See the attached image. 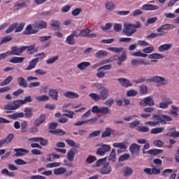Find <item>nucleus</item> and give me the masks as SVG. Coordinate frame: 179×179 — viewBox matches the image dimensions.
I'll use <instances>...</instances> for the list:
<instances>
[{
  "label": "nucleus",
  "mask_w": 179,
  "mask_h": 179,
  "mask_svg": "<svg viewBox=\"0 0 179 179\" xmlns=\"http://www.w3.org/2000/svg\"><path fill=\"white\" fill-rule=\"evenodd\" d=\"M152 120L155 122H145V125H149L150 127H157V125H159V122H161V124H166L167 121H171L170 116L156 114L152 115Z\"/></svg>",
  "instance_id": "1"
},
{
  "label": "nucleus",
  "mask_w": 179,
  "mask_h": 179,
  "mask_svg": "<svg viewBox=\"0 0 179 179\" xmlns=\"http://www.w3.org/2000/svg\"><path fill=\"white\" fill-rule=\"evenodd\" d=\"M150 82L154 83H157V85H159V86H166V85L169 84V80L164 77L155 76L150 79Z\"/></svg>",
  "instance_id": "2"
},
{
  "label": "nucleus",
  "mask_w": 179,
  "mask_h": 179,
  "mask_svg": "<svg viewBox=\"0 0 179 179\" xmlns=\"http://www.w3.org/2000/svg\"><path fill=\"white\" fill-rule=\"evenodd\" d=\"M136 31V29L134 28L132 24L124 23L122 32L127 36V37H131L134 33Z\"/></svg>",
  "instance_id": "3"
},
{
  "label": "nucleus",
  "mask_w": 179,
  "mask_h": 179,
  "mask_svg": "<svg viewBox=\"0 0 179 179\" xmlns=\"http://www.w3.org/2000/svg\"><path fill=\"white\" fill-rule=\"evenodd\" d=\"M139 104L141 107H153L155 106V100L152 96L145 97L143 100L139 102Z\"/></svg>",
  "instance_id": "4"
},
{
  "label": "nucleus",
  "mask_w": 179,
  "mask_h": 179,
  "mask_svg": "<svg viewBox=\"0 0 179 179\" xmlns=\"http://www.w3.org/2000/svg\"><path fill=\"white\" fill-rule=\"evenodd\" d=\"M11 51H8L9 55H18L20 56L23 54V51L26 50L25 47L13 46L10 48Z\"/></svg>",
  "instance_id": "5"
},
{
  "label": "nucleus",
  "mask_w": 179,
  "mask_h": 179,
  "mask_svg": "<svg viewBox=\"0 0 179 179\" xmlns=\"http://www.w3.org/2000/svg\"><path fill=\"white\" fill-rule=\"evenodd\" d=\"M99 146H101L99 148L96 150V155L99 156H104L107 152H110L111 150V148L108 145H99Z\"/></svg>",
  "instance_id": "6"
},
{
  "label": "nucleus",
  "mask_w": 179,
  "mask_h": 179,
  "mask_svg": "<svg viewBox=\"0 0 179 179\" xmlns=\"http://www.w3.org/2000/svg\"><path fill=\"white\" fill-rule=\"evenodd\" d=\"M162 102L159 103V108H162L163 110H166V108H169V106L173 104V99L169 97H164L162 99Z\"/></svg>",
  "instance_id": "7"
},
{
  "label": "nucleus",
  "mask_w": 179,
  "mask_h": 179,
  "mask_svg": "<svg viewBox=\"0 0 179 179\" xmlns=\"http://www.w3.org/2000/svg\"><path fill=\"white\" fill-rule=\"evenodd\" d=\"M113 148H117V153L118 155L124 153L127 150V145L125 143H114L113 144Z\"/></svg>",
  "instance_id": "8"
},
{
  "label": "nucleus",
  "mask_w": 179,
  "mask_h": 179,
  "mask_svg": "<svg viewBox=\"0 0 179 179\" xmlns=\"http://www.w3.org/2000/svg\"><path fill=\"white\" fill-rule=\"evenodd\" d=\"M133 66H139V65H149V62H145L143 59H134L131 61Z\"/></svg>",
  "instance_id": "9"
},
{
  "label": "nucleus",
  "mask_w": 179,
  "mask_h": 179,
  "mask_svg": "<svg viewBox=\"0 0 179 179\" xmlns=\"http://www.w3.org/2000/svg\"><path fill=\"white\" fill-rule=\"evenodd\" d=\"M112 170H113V169L111 168L110 164H108V163H106V164H103L102 166V167L101 168L100 173H101V174H110V173H111Z\"/></svg>",
  "instance_id": "10"
},
{
  "label": "nucleus",
  "mask_w": 179,
  "mask_h": 179,
  "mask_svg": "<svg viewBox=\"0 0 179 179\" xmlns=\"http://www.w3.org/2000/svg\"><path fill=\"white\" fill-rule=\"evenodd\" d=\"M36 27V24H29L27 26L25 30L24 31V34H36L37 31L34 30L33 28Z\"/></svg>",
  "instance_id": "11"
},
{
  "label": "nucleus",
  "mask_w": 179,
  "mask_h": 179,
  "mask_svg": "<svg viewBox=\"0 0 179 179\" xmlns=\"http://www.w3.org/2000/svg\"><path fill=\"white\" fill-rule=\"evenodd\" d=\"M117 82H119V83H120L121 86L123 87H131V86H132L131 81L127 78H118Z\"/></svg>",
  "instance_id": "12"
},
{
  "label": "nucleus",
  "mask_w": 179,
  "mask_h": 179,
  "mask_svg": "<svg viewBox=\"0 0 179 179\" xmlns=\"http://www.w3.org/2000/svg\"><path fill=\"white\" fill-rule=\"evenodd\" d=\"M149 59L151 60V62H157V59H163V55L160 53H152L148 55Z\"/></svg>",
  "instance_id": "13"
},
{
  "label": "nucleus",
  "mask_w": 179,
  "mask_h": 179,
  "mask_svg": "<svg viewBox=\"0 0 179 179\" xmlns=\"http://www.w3.org/2000/svg\"><path fill=\"white\" fill-rule=\"evenodd\" d=\"M90 65H92L90 62H82L77 65V68L79 71H86Z\"/></svg>",
  "instance_id": "14"
},
{
  "label": "nucleus",
  "mask_w": 179,
  "mask_h": 179,
  "mask_svg": "<svg viewBox=\"0 0 179 179\" xmlns=\"http://www.w3.org/2000/svg\"><path fill=\"white\" fill-rule=\"evenodd\" d=\"M171 48H173V43L163 44L159 46L158 51L159 52H164V51H169V50H171Z\"/></svg>",
  "instance_id": "15"
},
{
  "label": "nucleus",
  "mask_w": 179,
  "mask_h": 179,
  "mask_svg": "<svg viewBox=\"0 0 179 179\" xmlns=\"http://www.w3.org/2000/svg\"><path fill=\"white\" fill-rule=\"evenodd\" d=\"M101 100H107L108 96H110V91L107 88L103 89L99 94Z\"/></svg>",
  "instance_id": "16"
},
{
  "label": "nucleus",
  "mask_w": 179,
  "mask_h": 179,
  "mask_svg": "<svg viewBox=\"0 0 179 179\" xmlns=\"http://www.w3.org/2000/svg\"><path fill=\"white\" fill-rule=\"evenodd\" d=\"M143 10H157L159 9V6L152 4H143L141 7Z\"/></svg>",
  "instance_id": "17"
},
{
  "label": "nucleus",
  "mask_w": 179,
  "mask_h": 179,
  "mask_svg": "<svg viewBox=\"0 0 179 179\" xmlns=\"http://www.w3.org/2000/svg\"><path fill=\"white\" fill-rule=\"evenodd\" d=\"M64 97H68L69 99H79V94L72 91H66L63 93Z\"/></svg>",
  "instance_id": "18"
},
{
  "label": "nucleus",
  "mask_w": 179,
  "mask_h": 179,
  "mask_svg": "<svg viewBox=\"0 0 179 179\" xmlns=\"http://www.w3.org/2000/svg\"><path fill=\"white\" fill-rule=\"evenodd\" d=\"M127 51H123L120 56H117V65H122V62L127 61Z\"/></svg>",
  "instance_id": "19"
},
{
  "label": "nucleus",
  "mask_w": 179,
  "mask_h": 179,
  "mask_svg": "<svg viewBox=\"0 0 179 179\" xmlns=\"http://www.w3.org/2000/svg\"><path fill=\"white\" fill-rule=\"evenodd\" d=\"M15 152L16 157H20V156L24 155V153H29V150L23 148H15L14 149Z\"/></svg>",
  "instance_id": "20"
},
{
  "label": "nucleus",
  "mask_w": 179,
  "mask_h": 179,
  "mask_svg": "<svg viewBox=\"0 0 179 179\" xmlns=\"http://www.w3.org/2000/svg\"><path fill=\"white\" fill-rule=\"evenodd\" d=\"M37 62H38V58L33 59L31 62H29V66L27 67L26 71H31V69H34L37 66Z\"/></svg>",
  "instance_id": "21"
},
{
  "label": "nucleus",
  "mask_w": 179,
  "mask_h": 179,
  "mask_svg": "<svg viewBox=\"0 0 179 179\" xmlns=\"http://www.w3.org/2000/svg\"><path fill=\"white\" fill-rule=\"evenodd\" d=\"M122 173L124 177H129L134 174V170L129 166H126L123 169Z\"/></svg>",
  "instance_id": "22"
},
{
  "label": "nucleus",
  "mask_w": 179,
  "mask_h": 179,
  "mask_svg": "<svg viewBox=\"0 0 179 179\" xmlns=\"http://www.w3.org/2000/svg\"><path fill=\"white\" fill-rule=\"evenodd\" d=\"M45 121V115H41L34 122L35 127H40Z\"/></svg>",
  "instance_id": "23"
},
{
  "label": "nucleus",
  "mask_w": 179,
  "mask_h": 179,
  "mask_svg": "<svg viewBox=\"0 0 179 179\" xmlns=\"http://www.w3.org/2000/svg\"><path fill=\"white\" fill-rule=\"evenodd\" d=\"M141 146L136 143H132L129 147V151L131 153H132V155L139 152Z\"/></svg>",
  "instance_id": "24"
},
{
  "label": "nucleus",
  "mask_w": 179,
  "mask_h": 179,
  "mask_svg": "<svg viewBox=\"0 0 179 179\" xmlns=\"http://www.w3.org/2000/svg\"><path fill=\"white\" fill-rule=\"evenodd\" d=\"M52 100H58V91L57 90L52 89L48 93Z\"/></svg>",
  "instance_id": "25"
},
{
  "label": "nucleus",
  "mask_w": 179,
  "mask_h": 179,
  "mask_svg": "<svg viewBox=\"0 0 179 179\" xmlns=\"http://www.w3.org/2000/svg\"><path fill=\"white\" fill-rule=\"evenodd\" d=\"M53 173L55 176H62L66 173V169L64 167H59L54 169Z\"/></svg>",
  "instance_id": "26"
},
{
  "label": "nucleus",
  "mask_w": 179,
  "mask_h": 179,
  "mask_svg": "<svg viewBox=\"0 0 179 179\" xmlns=\"http://www.w3.org/2000/svg\"><path fill=\"white\" fill-rule=\"evenodd\" d=\"M66 43L69 44V45H75L76 41L75 40V37L72 34H70L66 37Z\"/></svg>",
  "instance_id": "27"
},
{
  "label": "nucleus",
  "mask_w": 179,
  "mask_h": 179,
  "mask_svg": "<svg viewBox=\"0 0 179 179\" xmlns=\"http://www.w3.org/2000/svg\"><path fill=\"white\" fill-rule=\"evenodd\" d=\"M148 155H151V156H157V155H160V153H163V150L159 149H152L147 151Z\"/></svg>",
  "instance_id": "28"
},
{
  "label": "nucleus",
  "mask_w": 179,
  "mask_h": 179,
  "mask_svg": "<svg viewBox=\"0 0 179 179\" xmlns=\"http://www.w3.org/2000/svg\"><path fill=\"white\" fill-rule=\"evenodd\" d=\"M17 83L20 87H27V81L23 77H19Z\"/></svg>",
  "instance_id": "29"
},
{
  "label": "nucleus",
  "mask_w": 179,
  "mask_h": 179,
  "mask_svg": "<svg viewBox=\"0 0 179 179\" xmlns=\"http://www.w3.org/2000/svg\"><path fill=\"white\" fill-rule=\"evenodd\" d=\"M24 61V57H14L10 60L11 64H22Z\"/></svg>",
  "instance_id": "30"
},
{
  "label": "nucleus",
  "mask_w": 179,
  "mask_h": 179,
  "mask_svg": "<svg viewBox=\"0 0 179 179\" xmlns=\"http://www.w3.org/2000/svg\"><path fill=\"white\" fill-rule=\"evenodd\" d=\"M108 51H112L113 52H116V54H120V52H124V48L120 47H110L108 48Z\"/></svg>",
  "instance_id": "31"
},
{
  "label": "nucleus",
  "mask_w": 179,
  "mask_h": 179,
  "mask_svg": "<svg viewBox=\"0 0 179 179\" xmlns=\"http://www.w3.org/2000/svg\"><path fill=\"white\" fill-rule=\"evenodd\" d=\"M75 150L71 149L68 151L67 152V159L69 162H73V159H75Z\"/></svg>",
  "instance_id": "32"
},
{
  "label": "nucleus",
  "mask_w": 179,
  "mask_h": 179,
  "mask_svg": "<svg viewBox=\"0 0 179 179\" xmlns=\"http://www.w3.org/2000/svg\"><path fill=\"white\" fill-rule=\"evenodd\" d=\"M8 117L10 118H12L13 120H17V118H23V117H24V113H23L22 112L15 113L10 115Z\"/></svg>",
  "instance_id": "33"
},
{
  "label": "nucleus",
  "mask_w": 179,
  "mask_h": 179,
  "mask_svg": "<svg viewBox=\"0 0 179 179\" xmlns=\"http://www.w3.org/2000/svg\"><path fill=\"white\" fill-rule=\"evenodd\" d=\"M112 132H114V131L111 129H110V127H107L105 131L103 132L102 135H101V138H107L108 136H111V134Z\"/></svg>",
  "instance_id": "34"
},
{
  "label": "nucleus",
  "mask_w": 179,
  "mask_h": 179,
  "mask_svg": "<svg viewBox=\"0 0 179 179\" xmlns=\"http://www.w3.org/2000/svg\"><path fill=\"white\" fill-rule=\"evenodd\" d=\"M50 134H54L55 135H59V136H62L66 134L64 130L61 129H57L55 130H51Z\"/></svg>",
  "instance_id": "35"
},
{
  "label": "nucleus",
  "mask_w": 179,
  "mask_h": 179,
  "mask_svg": "<svg viewBox=\"0 0 179 179\" xmlns=\"http://www.w3.org/2000/svg\"><path fill=\"white\" fill-rule=\"evenodd\" d=\"M59 24H61V23L58 20H52L50 21V26H52L55 30L59 29Z\"/></svg>",
  "instance_id": "36"
},
{
  "label": "nucleus",
  "mask_w": 179,
  "mask_h": 179,
  "mask_svg": "<svg viewBox=\"0 0 179 179\" xmlns=\"http://www.w3.org/2000/svg\"><path fill=\"white\" fill-rule=\"evenodd\" d=\"M116 155L117 152H115V150L113 149L108 157L109 162H115V160H117V157H115Z\"/></svg>",
  "instance_id": "37"
},
{
  "label": "nucleus",
  "mask_w": 179,
  "mask_h": 179,
  "mask_svg": "<svg viewBox=\"0 0 179 179\" xmlns=\"http://www.w3.org/2000/svg\"><path fill=\"white\" fill-rule=\"evenodd\" d=\"M35 26L37 27L38 29H45L47 27V22L39 21L35 23Z\"/></svg>",
  "instance_id": "38"
},
{
  "label": "nucleus",
  "mask_w": 179,
  "mask_h": 179,
  "mask_svg": "<svg viewBox=\"0 0 179 179\" xmlns=\"http://www.w3.org/2000/svg\"><path fill=\"white\" fill-rule=\"evenodd\" d=\"M164 131V128L163 127H156L151 130V134L152 135H157V134H162Z\"/></svg>",
  "instance_id": "39"
},
{
  "label": "nucleus",
  "mask_w": 179,
  "mask_h": 179,
  "mask_svg": "<svg viewBox=\"0 0 179 179\" xmlns=\"http://www.w3.org/2000/svg\"><path fill=\"white\" fill-rule=\"evenodd\" d=\"M107 55H108L107 51L99 50L95 54V57L96 58H103V57H106Z\"/></svg>",
  "instance_id": "40"
},
{
  "label": "nucleus",
  "mask_w": 179,
  "mask_h": 179,
  "mask_svg": "<svg viewBox=\"0 0 179 179\" xmlns=\"http://www.w3.org/2000/svg\"><path fill=\"white\" fill-rule=\"evenodd\" d=\"M36 99L38 101H48L50 100V96L48 95H41L39 96H36Z\"/></svg>",
  "instance_id": "41"
},
{
  "label": "nucleus",
  "mask_w": 179,
  "mask_h": 179,
  "mask_svg": "<svg viewBox=\"0 0 179 179\" xmlns=\"http://www.w3.org/2000/svg\"><path fill=\"white\" fill-rule=\"evenodd\" d=\"M4 110H6V113H12V111H13V110H16V108H15V105L8 103L4 106Z\"/></svg>",
  "instance_id": "42"
},
{
  "label": "nucleus",
  "mask_w": 179,
  "mask_h": 179,
  "mask_svg": "<svg viewBox=\"0 0 179 179\" xmlns=\"http://www.w3.org/2000/svg\"><path fill=\"white\" fill-rule=\"evenodd\" d=\"M131 55L133 57H141V58H146L148 57V54L143 53L141 50L131 53Z\"/></svg>",
  "instance_id": "43"
},
{
  "label": "nucleus",
  "mask_w": 179,
  "mask_h": 179,
  "mask_svg": "<svg viewBox=\"0 0 179 179\" xmlns=\"http://www.w3.org/2000/svg\"><path fill=\"white\" fill-rule=\"evenodd\" d=\"M24 26H26L25 22H20V24H17V27H15V33H20V31L23 30Z\"/></svg>",
  "instance_id": "44"
},
{
  "label": "nucleus",
  "mask_w": 179,
  "mask_h": 179,
  "mask_svg": "<svg viewBox=\"0 0 179 179\" xmlns=\"http://www.w3.org/2000/svg\"><path fill=\"white\" fill-rule=\"evenodd\" d=\"M23 104H24V101L22 99H19L13 101V105H14V107L15 108V110H17V108H19V107H20L21 106H23Z\"/></svg>",
  "instance_id": "45"
},
{
  "label": "nucleus",
  "mask_w": 179,
  "mask_h": 179,
  "mask_svg": "<svg viewBox=\"0 0 179 179\" xmlns=\"http://www.w3.org/2000/svg\"><path fill=\"white\" fill-rule=\"evenodd\" d=\"M17 27V22L13 23L6 30V33L9 34V33H12L15 29Z\"/></svg>",
  "instance_id": "46"
},
{
  "label": "nucleus",
  "mask_w": 179,
  "mask_h": 179,
  "mask_svg": "<svg viewBox=\"0 0 179 179\" xmlns=\"http://www.w3.org/2000/svg\"><path fill=\"white\" fill-rule=\"evenodd\" d=\"M24 115L27 118H30L33 115V110L31 108H24Z\"/></svg>",
  "instance_id": "47"
},
{
  "label": "nucleus",
  "mask_w": 179,
  "mask_h": 179,
  "mask_svg": "<svg viewBox=\"0 0 179 179\" xmlns=\"http://www.w3.org/2000/svg\"><path fill=\"white\" fill-rule=\"evenodd\" d=\"M13 77L12 76H9L5 79L3 82L1 83V86H6V85H9L10 82H12Z\"/></svg>",
  "instance_id": "48"
},
{
  "label": "nucleus",
  "mask_w": 179,
  "mask_h": 179,
  "mask_svg": "<svg viewBox=\"0 0 179 179\" xmlns=\"http://www.w3.org/2000/svg\"><path fill=\"white\" fill-rule=\"evenodd\" d=\"M59 58V57L58 56H54V57H51L50 59H48V60H46V64H48V65H51L52 64H55V62H57V61H58Z\"/></svg>",
  "instance_id": "49"
},
{
  "label": "nucleus",
  "mask_w": 179,
  "mask_h": 179,
  "mask_svg": "<svg viewBox=\"0 0 179 179\" xmlns=\"http://www.w3.org/2000/svg\"><path fill=\"white\" fill-rule=\"evenodd\" d=\"M89 97L94 101H99L101 100L100 94L96 93H91L89 94Z\"/></svg>",
  "instance_id": "50"
},
{
  "label": "nucleus",
  "mask_w": 179,
  "mask_h": 179,
  "mask_svg": "<svg viewBox=\"0 0 179 179\" xmlns=\"http://www.w3.org/2000/svg\"><path fill=\"white\" fill-rule=\"evenodd\" d=\"M106 162H107V157L98 159L96 161V167H101V166H104V164H106Z\"/></svg>",
  "instance_id": "51"
},
{
  "label": "nucleus",
  "mask_w": 179,
  "mask_h": 179,
  "mask_svg": "<svg viewBox=\"0 0 179 179\" xmlns=\"http://www.w3.org/2000/svg\"><path fill=\"white\" fill-rule=\"evenodd\" d=\"M99 113L102 114H110V108L106 106L99 107Z\"/></svg>",
  "instance_id": "52"
},
{
  "label": "nucleus",
  "mask_w": 179,
  "mask_h": 179,
  "mask_svg": "<svg viewBox=\"0 0 179 179\" xmlns=\"http://www.w3.org/2000/svg\"><path fill=\"white\" fill-rule=\"evenodd\" d=\"M155 51V48L153 46H149L143 50L144 54H152Z\"/></svg>",
  "instance_id": "53"
},
{
  "label": "nucleus",
  "mask_w": 179,
  "mask_h": 179,
  "mask_svg": "<svg viewBox=\"0 0 179 179\" xmlns=\"http://www.w3.org/2000/svg\"><path fill=\"white\" fill-rule=\"evenodd\" d=\"M106 8L108 10H114L115 8V4L111 1H108L106 3Z\"/></svg>",
  "instance_id": "54"
},
{
  "label": "nucleus",
  "mask_w": 179,
  "mask_h": 179,
  "mask_svg": "<svg viewBox=\"0 0 179 179\" xmlns=\"http://www.w3.org/2000/svg\"><path fill=\"white\" fill-rule=\"evenodd\" d=\"M61 162H53L46 164L47 169H54V167H59Z\"/></svg>",
  "instance_id": "55"
},
{
  "label": "nucleus",
  "mask_w": 179,
  "mask_h": 179,
  "mask_svg": "<svg viewBox=\"0 0 179 179\" xmlns=\"http://www.w3.org/2000/svg\"><path fill=\"white\" fill-rule=\"evenodd\" d=\"M148 89L146 85H141L139 87L140 94H146L148 93Z\"/></svg>",
  "instance_id": "56"
},
{
  "label": "nucleus",
  "mask_w": 179,
  "mask_h": 179,
  "mask_svg": "<svg viewBox=\"0 0 179 179\" xmlns=\"http://www.w3.org/2000/svg\"><path fill=\"white\" fill-rule=\"evenodd\" d=\"M12 38L11 36H4L1 38V41L0 42V45H2V44H5L6 43H9V41H11Z\"/></svg>",
  "instance_id": "57"
},
{
  "label": "nucleus",
  "mask_w": 179,
  "mask_h": 179,
  "mask_svg": "<svg viewBox=\"0 0 179 179\" xmlns=\"http://www.w3.org/2000/svg\"><path fill=\"white\" fill-rule=\"evenodd\" d=\"M113 29H114L115 31H116V33H120V31H121V30H122V24H121L120 23H115Z\"/></svg>",
  "instance_id": "58"
},
{
  "label": "nucleus",
  "mask_w": 179,
  "mask_h": 179,
  "mask_svg": "<svg viewBox=\"0 0 179 179\" xmlns=\"http://www.w3.org/2000/svg\"><path fill=\"white\" fill-rule=\"evenodd\" d=\"M95 160H97V158L96 157V156L93 155L88 156L86 159L88 164H92V163H94Z\"/></svg>",
  "instance_id": "59"
},
{
  "label": "nucleus",
  "mask_w": 179,
  "mask_h": 179,
  "mask_svg": "<svg viewBox=\"0 0 179 179\" xmlns=\"http://www.w3.org/2000/svg\"><path fill=\"white\" fill-rule=\"evenodd\" d=\"M171 107L172 108V110H171V115L175 116L178 115V113L179 111V108L173 105Z\"/></svg>",
  "instance_id": "60"
},
{
  "label": "nucleus",
  "mask_w": 179,
  "mask_h": 179,
  "mask_svg": "<svg viewBox=\"0 0 179 179\" xmlns=\"http://www.w3.org/2000/svg\"><path fill=\"white\" fill-rule=\"evenodd\" d=\"M90 29L87 28L83 31H81V36L83 37H89V35L90 34Z\"/></svg>",
  "instance_id": "61"
},
{
  "label": "nucleus",
  "mask_w": 179,
  "mask_h": 179,
  "mask_svg": "<svg viewBox=\"0 0 179 179\" xmlns=\"http://www.w3.org/2000/svg\"><path fill=\"white\" fill-rule=\"evenodd\" d=\"M140 124H141V120H134L129 123V127L130 128L134 129V128H136V127H138V125H139Z\"/></svg>",
  "instance_id": "62"
},
{
  "label": "nucleus",
  "mask_w": 179,
  "mask_h": 179,
  "mask_svg": "<svg viewBox=\"0 0 179 179\" xmlns=\"http://www.w3.org/2000/svg\"><path fill=\"white\" fill-rule=\"evenodd\" d=\"M136 94H138V91L135 90H131L127 92L128 97H133L134 96H136Z\"/></svg>",
  "instance_id": "63"
},
{
  "label": "nucleus",
  "mask_w": 179,
  "mask_h": 179,
  "mask_svg": "<svg viewBox=\"0 0 179 179\" xmlns=\"http://www.w3.org/2000/svg\"><path fill=\"white\" fill-rule=\"evenodd\" d=\"M173 173V169H165L164 171H162V175L163 177H169V174H171Z\"/></svg>",
  "instance_id": "64"
}]
</instances>
